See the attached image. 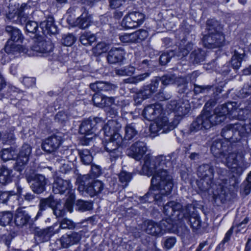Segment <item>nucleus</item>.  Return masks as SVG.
<instances>
[{"mask_svg":"<svg viewBox=\"0 0 251 251\" xmlns=\"http://www.w3.org/2000/svg\"><path fill=\"white\" fill-rule=\"evenodd\" d=\"M169 156L159 155L155 157L157 168L151 179V184L149 191L140 198L141 202L157 203L163 201L164 198L169 195L174 187L173 176L169 171L172 168V163Z\"/></svg>","mask_w":251,"mask_h":251,"instance_id":"f257e3e1","label":"nucleus"},{"mask_svg":"<svg viewBox=\"0 0 251 251\" xmlns=\"http://www.w3.org/2000/svg\"><path fill=\"white\" fill-rule=\"evenodd\" d=\"M235 102H229L218 106L213 114L209 111L202 112L191 124L189 131L196 132L201 130L207 129L212 126L223 122L226 116L236 109Z\"/></svg>","mask_w":251,"mask_h":251,"instance_id":"f03ea898","label":"nucleus"},{"mask_svg":"<svg viewBox=\"0 0 251 251\" xmlns=\"http://www.w3.org/2000/svg\"><path fill=\"white\" fill-rule=\"evenodd\" d=\"M121 128V125L116 120H108L103 127L104 137L102 143L106 151L125 146L123 138L118 132Z\"/></svg>","mask_w":251,"mask_h":251,"instance_id":"7ed1b4c3","label":"nucleus"},{"mask_svg":"<svg viewBox=\"0 0 251 251\" xmlns=\"http://www.w3.org/2000/svg\"><path fill=\"white\" fill-rule=\"evenodd\" d=\"M222 25L214 19L208 20L206 22L207 33L204 35L202 41L204 46L207 48H215L221 46L224 41L222 33Z\"/></svg>","mask_w":251,"mask_h":251,"instance_id":"20e7f679","label":"nucleus"},{"mask_svg":"<svg viewBox=\"0 0 251 251\" xmlns=\"http://www.w3.org/2000/svg\"><path fill=\"white\" fill-rule=\"evenodd\" d=\"M191 209H193L192 204H187L183 207L180 203L171 201L164 206L163 213L175 222L179 220L182 221L188 219Z\"/></svg>","mask_w":251,"mask_h":251,"instance_id":"39448f33","label":"nucleus"},{"mask_svg":"<svg viewBox=\"0 0 251 251\" xmlns=\"http://www.w3.org/2000/svg\"><path fill=\"white\" fill-rule=\"evenodd\" d=\"M52 192L54 194L68 195L65 206L67 210L72 212L75 199L74 190L72 189V184L69 180H64L61 177L55 178L52 184Z\"/></svg>","mask_w":251,"mask_h":251,"instance_id":"423d86ee","label":"nucleus"},{"mask_svg":"<svg viewBox=\"0 0 251 251\" xmlns=\"http://www.w3.org/2000/svg\"><path fill=\"white\" fill-rule=\"evenodd\" d=\"M246 128L243 122L227 125L222 130L221 135L226 140L231 142H237L244 136Z\"/></svg>","mask_w":251,"mask_h":251,"instance_id":"0eeeda50","label":"nucleus"},{"mask_svg":"<svg viewBox=\"0 0 251 251\" xmlns=\"http://www.w3.org/2000/svg\"><path fill=\"white\" fill-rule=\"evenodd\" d=\"M178 118H174L171 122H169L167 117H158L155 122L151 124L150 130L153 136L167 133L174 129L179 124Z\"/></svg>","mask_w":251,"mask_h":251,"instance_id":"6e6552de","label":"nucleus"},{"mask_svg":"<svg viewBox=\"0 0 251 251\" xmlns=\"http://www.w3.org/2000/svg\"><path fill=\"white\" fill-rule=\"evenodd\" d=\"M197 175L201 178L199 182V188L202 191H206L213 184V167L209 164H202L198 167Z\"/></svg>","mask_w":251,"mask_h":251,"instance_id":"1a4fd4ad","label":"nucleus"},{"mask_svg":"<svg viewBox=\"0 0 251 251\" xmlns=\"http://www.w3.org/2000/svg\"><path fill=\"white\" fill-rule=\"evenodd\" d=\"M220 159L228 168L232 169L233 172H236L238 175L242 173L244 159L242 154L231 152L227 154L226 153L225 157H222Z\"/></svg>","mask_w":251,"mask_h":251,"instance_id":"9d476101","label":"nucleus"},{"mask_svg":"<svg viewBox=\"0 0 251 251\" xmlns=\"http://www.w3.org/2000/svg\"><path fill=\"white\" fill-rule=\"evenodd\" d=\"M33 13L27 4L23 3L20 8L9 11L7 14V18L13 23L24 25L28 21L29 15Z\"/></svg>","mask_w":251,"mask_h":251,"instance_id":"9b49d317","label":"nucleus"},{"mask_svg":"<svg viewBox=\"0 0 251 251\" xmlns=\"http://www.w3.org/2000/svg\"><path fill=\"white\" fill-rule=\"evenodd\" d=\"M167 108L175 112L176 114L175 118H178L180 121V117L189 113L191 107L188 101L179 100L170 101L167 104Z\"/></svg>","mask_w":251,"mask_h":251,"instance_id":"f8f14e48","label":"nucleus"},{"mask_svg":"<svg viewBox=\"0 0 251 251\" xmlns=\"http://www.w3.org/2000/svg\"><path fill=\"white\" fill-rule=\"evenodd\" d=\"M103 124L102 120L98 117L84 120L79 126V132L81 134L89 135L95 132L99 126Z\"/></svg>","mask_w":251,"mask_h":251,"instance_id":"ddd939ff","label":"nucleus"},{"mask_svg":"<svg viewBox=\"0 0 251 251\" xmlns=\"http://www.w3.org/2000/svg\"><path fill=\"white\" fill-rule=\"evenodd\" d=\"M31 152V148L28 144H24L22 147L17 160L14 165V169L18 172L22 171L28 160V157Z\"/></svg>","mask_w":251,"mask_h":251,"instance_id":"4468645a","label":"nucleus"},{"mask_svg":"<svg viewBox=\"0 0 251 251\" xmlns=\"http://www.w3.org/2000/svg\"><path fill=\"white\" fill-rule=\"evenodd\" d=\"M81 238V231H73L71 232L69 234H65L62 235L58 240V241L62 248H68L79 243Z\"/></svg>","mask_w":251,"mask_h":251,"instance_id":"2eb2a0df","label":"nucleus"},{"mask_svg":"<svg viewBox=\"0 0 251 251\" xmlns=\"http://www.w3.org/2000/svg\"><path fill=\"white\" fill-rule=\"evenodd\" d=\"M147 150L146 144L139 141L133 143L127 149V154L136 160H140L145 154Z\"/></svg>","mask_w":251,"mask_h":251,"instance_id":"dca6fc26","label":"nucleus"},{"mask_svg":"<svg viewBox=\"0 0 251 251\" xmlns=\"http://www.w3.org/2000/svg\"><path fill=\"white\" fill-rule=\"evenodd\" d=\"M26 179L28 183L32 182L31 188L34 193L40 194L44 191L46 184V180L44 176L41 175L26 176Z\"/></svg>","mask_w":251,"mask_h":251,"instance_id":"f3484780","label":"nucleus"},{"mask_svg":"<svg viewBox=\"0 0 251 251\" xmlns=\"http://www.w3.org/2000/svg\"><path fill=\"white\" fill-rule=\"evenodd\" d=\"M62 142L60 136L53 135L45 139L42 144V149L48 152L55 151L58 148Z\"/></svg>","mask_w":251,"mask_h":251,"instance_id":"a211bd4d","label":"nucleus"},{"mask_svg":"<svg viewBox=\"0 0 251 251\" xmlns=\"http://www.w3.org/2000/svg\"><path fill=\"white\" fill-rule=\"evenodd\" d=\"M53 46L50 41H37L31 47V50L46 56L52 51Z\"/></svg>","mask_w":251,"mask_h":251,"instance_id":"6ab92c4d","label":"nucleus"},{"mask_svg":"<svg viewBox=\"0 0 251 251\" xmlns=\"http://www.w3.org/2000/svg\"><path fill=\"white\" fill-rule=\"evenodd\" d=\"M162 107L160 104L156 103L147 106L144 109L143 115L145 119L152 121L162 112Z\"/></svg>","mask_w":251,"mask_h":251,"instance_id":"aec40b11","label":"nucleus"},{"mask_svg":"<svg viewBox=\"0 0 251 251\" xmlns=\"http://www.w3.org/2000/svg\"><path fill=\"white\" fill-rule=\"evenodd\" d=\"M157 163L155 161V157H151L147 155L144 158V163L142 167V171L144 175L149 176H152L156 172Z\"/></svg>","mask_w":251,"mask_h":251,"instance_id":"412c9836","label":"nucleus"},{"mask_svg":"<svg viewBox=\"0 0 251 251\" xmlns=\"http://www.w3.org/2000/svg\"><path fill=\"white\" fill-rule=\"evenodd\" d=\"M228 145L220 140H214L211 146V151L213 155L219 159L225 157Z\"/></svg>","mask_w":251,"mask_h":251,"instance_id":"4be33fe9","label":"nucleus"},{"mask_svg":"<svg viewBox=\"0 0 251 251\" xmlns=\"http://www.w3.org/2000/svg\"><path fill=\"white\" fill-rule=\"evenodd\" d=\"M142 229L147 234L154 236H161L159 223L152 220H146L142 225Z\"/></svg>","mask_w":251,"mask_h":251,"instance_id":"5701e85b","label":"nucleus"},{"mask_svg":"<svg viewBox=\"0 0 251 251\" xmlns=\"http://www.w3.org/2000/svg\"><path fill=\"white\" fill-rule=\"evenodd\" d=\"M125 54V51L122 48H112L108 52L107 60L110 64L121 62Z\"/></svg>","mask_w":251,"mask_h":251,"instance_id":"b1692460","label":"nucleus"},{"mask_svg":"<svg viewBox=\"0 0 251 251\" xmlns=\"http://www.w3.org/2000/svg\"><path fill=\"white\" fill-rule=\"evenodd\" d=\"M40 27L45 34H54L57 32V26L54 25V19L52 17H49L46 20L41 23Z\"/></svg>","mask_w":251,"mask_h":251,"instance_id":"393cba45","label":"nucleus"},{"mask_svg":"<svg viewBox=\"0 0 251 251\" xmlns=\"http://www.w3.org/2000/svg\"><path fill=\"white\" fill-rule=\"evenodd\" d=\"M20 43L7 40L4 50L8 54H15L20 52H25L26 49L20 45Z\"/></svg>","mask_w":251,"mask_h":251,"instance_id":"a878e982","label":"nucleus"},{"mask_svg":"<svg viewBox=\"0 0 251 251\" xmlns=\"http://www.w3.org/2000/svg\"><path fill=\"white\" fill-rule=\"evenodd\" d=\"M90 87L93 91L99 92L113 90L116 88V86L108 82L97 81L90 84Z\"/></svg>","mask_w":251,"mask_h":251,"instance_id":"bb28decb","label":"nucleus"},{"mask_svg":"<svg viewBox=\"0 0 251 251\" xmlns=\"http://www.w3.org/2000/svg\"><path fill=\"white\" fill-rule=\"evenodd\" d=\"M233 51L234 54L231 59V64L234 69L237 70L241 66V62L245 56V51L240 48L233 49Z\"/></svg>","mask_w":251,"mask_h":251,"instance_id":"cd10ccee","label":"nucleus"},{"mask_svg":"<svg viewBox=\"0 0 251 251\" xmlns=\"http://www.w3.org/2000/svg\"><path fill=\"white\" fill-rule=\"evenodd\" d=\"M221 90L216 88L213 85H202V94H212L213 99H211L208 102L210 105H214L216 100L219 99L218 94L220 93Z\"/></svg>","mask_w":251,"mask_h":251,"instance_id":"c85d7f7f","label":"nucleus"},{"mask_svg":"<svg viewBox=\"0 0 251 251\" xmlns=\"http://www.w3.org/2000/svg\"><path fill=\"white\" fill-rule=\"evenodd\" d=\"M5 31L10 37L8 40L22 43L23 37L19 29L10 25H8L5 27Z\"/></svg>","mask_w":251,"mask_h":251,"instance_id":"c756f323","label":"nucleus"},{"mask_svg":"<svg viewBox=\"0 0 251 251\" xmlns=\"http://www.w3.org/2000/svg\"><path fill=\"white\" fill-rule=\"evenodd\" d=\"M125 135L123 139V143L125 146L127 144V141H130L134 139L138 135V131L136 130L135 124L133 123L127 124L125 128Z\"/></svg>","mask_w":251,"mask_h":251,"instance_id":"7c9ffc66","label":"nucleus"},{"mask_svg":"<svg viewBox=\"0 0 251 251\" xmlns=\"http://www.w3.org/2000/svg\"><path fill=\"white\" fill-rule=\"evenodd\" d=\"M55 233L53 227L50 226L46 228L37 230L35 235L39 238V240L40 242H44L48 241Z\"/></svg>","mask_w":251,"mask_h":251,"instance_id":"2f4dec72","label":"nucleus"},{"mask_svg":"<svg viewBox=\"0 0 251 251\" xmlns=\"http://www.w3.org/2000/svg\"><path fill=\"white\" fill-rule=\"evenodd\" d=\"M104 188L102 181L97 180L89 184L86 188V192L93 197L100 193Z\"/></svg>","mask_w":251,"mask_h":251,"instance_id":"473e14b6","label":"nucleus"},{"mask_svg":"<svg viewBox=\"0 0 251 251\" xmlns=\"http://www.w3.org/2000/svg\"><path fill=\"white\" fill-rule=\"evenodd\" d=\"M91 16L87 12L83 13L75 21V25L79 28L85 29L91 23Z\"/></svg>","mask_w":251,"mask_h":251,"instance_id":"72a5a7b5","label":"nucleus"},{"mask_svg":"<svg viewBox=\"0 0 251 251\" xmlns=\"http://www.w3.org/2000/svg\"><path fill=\"white\" fill-rule=\"evenodd\" d=\"M30 217L24 210L18 209L15 217V224L19 226L26 225L29 221Z\"/></svg>","mask_w":251,"mask_h":251,"instance_id":"f704fd0d","label":"nucleus"},{"mask_svg":"<svg viewBox=\"0 0 251 251\" xmlns=\"http://www.w3.org/2000/svg\"><path fill=\"white\" fill-rule=\"evenodd\" d=\"M205 58V52L204 50L197 49L191 53L190 61L193 64H198L203 62Z\"/></svg>","mask_w":251,"mask_h":251,"instance_id":"c9c22d12","label":"nucleus"},{"mask_svg":"<svg viewBox=\"0 0 251 251\" xmlns=\"http://www.w3.org/2000/svg\"><path fill=\"white\" fill-rule=\"evenodd\" d=\"M12 170L9 169L5 166H2L0 168V183L2 184H6L12 181L13 175Z\"/></svg>","mask_w":251,"mask_h":251,"instance_id":"e433bc0d","label":"nucleus"},{"mask_svg":"<svg viewBox=\"0 0 251 251\" xmlns=\"http://www.w3.org/2000/svg\"><path fill=\"white\" fill-rule=\"evenodd\" d=\"M160 79L162 84L165 86L174 83L179 85L178 82H183L184 81V78L177 77L175 75L173 74L164 75L161 77Z\"/></svg>","mask_w":251,"mask_h":251,"instance_id":"4c0bfd02","label":"nucleus"},{"mask_svg":"<svg viewBox=\"0 0 251 251\" xmlns=\"http://www.w3.org/2000/svg\"><path fill=\"white\" fill-rule=\"evenodd\" d=\"M192 209L190 210V216L188 219L187 220L184 219V220L181 222L187 221V222H189L191 227L193 230L195 231L200 228L201 226V221L199 215L195 213H191Z\"/></svg>","mask_w":251,"mask_h":251,"instance_id":"58836bf2","label":"nucleus"},{"mask_svg":"<svg viewBox=\"0 0 251 251\" xmlns=\"http://www.w3.org/2000/svg\"><path fill=\"white\" fill-rule=\"evenodd\" d=\"M96 40V37L94 34L90 32H85L82 33L79 38V41L84 46L91 45Z\"/></svg>","mask_w":251,"mask_h":251,"instance_id":"ea45409f","label":"nucleus"},{"mask_svg":"<svg viewBox=\"0 0 251 251\" xmlns=\"http://www.w3.org/2000/svg\"><path fill=\"white\" fill-rule=\"evenodd\" d=\"M56 201L55 200L52 196H50L47 198L42 199L39 203V208L41 210H45L48 207L52 208L55 206Z\"/></svg>","mask_w":251,"mask_h":251,"instance_id":"a19ab883","label":"nucleus"},{"mask_svg":"<svg viewBox=\"0 0 251 251\" xmlns=\"http://www.w3.org/2000/svg\"><path fill=\"white\" fill-rule=\"evenodd\" d=\"M0 156L1 159L4 161L13 159L16 157L15 149L13 147L4 149L1 151Z\"/></svg>","mask_w":251,"mask_h":251,"instance_id":"79ce46f5","label":"nucleus"},{"mask_svg":"<svg viewBox=\"0 0 251 251\" xmlns=\"http://www.w3.org/2000/svg\"><path fill=\"white\" fill-rule=\"evenodd\" d=\"M78 153L81 158V162L84 164H91L93 160V156L88 150H78Z\"/></svg>","mask_w":251,"mask_h":251,"instance_id":"37998d69","label":"nucleus"},{"mask_svg":"<svg viewBox=\"0 0 251 251\" xmlns=\"http://www.w3.org/2000/svg\"><path fill=\"white\" fill-rule=\"evenodd\" d=\"M131 18L133 20L136 27L142 25L145 19V15L139 12H132L129 13Z\"/></svg>","mask_w":251,"mask_h":251,"instance_id":"c03bdc74","label":"nucleus"},{"mask_svg":"<svg viewBox=\"0 0 251 251\" xmlns=\"http://www.w3.org/2000/svg\"><path fill=\"white\" fill-rule=\"evenodd\" d=\"M59 223V228L63 229H73L76 226L75 222L67 218L62 219Z\"/></svg>","mask_w":251,"mask_h":251,"instance_id":"a18cd8bd","label":"nucleus"},{"mask_svg":"<svg viewBox=\"0 0 251 251\" xmlns=\"http://www.w3.org/2000/svg\"><path fill=\"white\" fill-rule=\"evenodd\" d=\"M135 71V68L132 66H126L115 70V73L119 76H130Z\"/></svg>","mask_w":251,"mask_h":251,"instance_id":"49530a36","label":"nucleus"},{"mask_svg":"<svg viewBox=\"0 0 251 251\" xmlns=\"http://www.w3.org/2000/svg\"><path fill=\"white\" fill-rule=\"evenodd\" d=\"M0 226H5L8 225L12 220L13 215L8 211L1 212Z\"/></svg>","mask_w":251,"mask_h":251,"instance_id":"de8ad7c7","label":"nucleus"},{"mask_svg":"<svg viewBox=\"0 0 251 251\" xmlns=\"http://www.w3.org/2000/svg\"><path fill=\"white\" fill-rule=\"evenodd\" d=\"M251 95V82L245 84L243 88L237 93L240 98H246Z\"/></svg>","mask_w":251,"mask_h":251,"instance_id":"09e8293b","label":"nucleus"},{"mask_svg":"<svg viewBox=\"0 0 251 251\" xmlns=\"http://www.w3.org/2000/svg\"><path fill=\"white\" fill-rule=\"evenodd\" d=\"M92 203L91 202L81 200H78L76 204V209L81 211H85L92 209Z\"/></svg>","mask_w":251,"mask_h":251,"instance_id":"8fccbe9b","label":"nucleus"},{"mask_svg":"<svg viewBox=\"0 0 251 251\" xmlns=\"http://www.w3.org/2000/svg\"><path fill=\"white\" fill-rule=\"evenodd\" d=\"M177 224L176 226V233L179 234L180 236H183L188 235L189 233V229L185 225V221L181 222L180 220L177 221Z\"/></svg>","mask_w":251,"mask_h":251,"instance_id":"3c124183","label":"nucleus"},{"mask_svg":"<svg viewBox=\"0 0 251 251\" xmlns=\"http://www.w3.org/2000/svg\"><path fill=\"white\" fill-rule=\"evenodd\" d=\"M193 45L189 43L184 47L180 48L176 53V56L179 58H182L188 54L189 52L192 50Z\"/></svg>","mask_w":251,"mask_h":251,"instance_id":"603ef678","label":"nucleus"},{"mask_svg":"<svg viewBox=\"0 0 251 251\" xmlns=\"http://www.w3.org/2000/svg\"><path fill=\"white\" fill-rule=\"evenodd\" d=\"M133 20L129 14L126 15L122 20L121 25L126 29L136 28Z\"/></svg>","mask_w":251,"mask_h":251,"instance_id":"864d4df0","label":"nucleus"},{"mask_svg":"<svg viewBox=\"0 0 251 251\" xmlns=\"http://www.w3.org/2000/svg\"><path fill=\"white\" fill-rule=\"evenodd\" d=\"M108 49V47L105 43H99L93 49V52L95 55L98 56L106 52Z\"/></svg>","mask_w":251,"mask_h":251,"instance_id":"5fc2aeb1","label":"nucleus"},{"mask_svg":"<svg viewBox=\"0 0 251 251\" xmlns=\"http://www.w3.org/2000/svg\"><path fill=\"white\" fill-rule=\"evenodd\" d=\"M54 214L57 217H63L66 213V211L63 206H62L59 201H56L55 206L52 208Z\"/></svg>","mask_w":251,"mask_h":251,"instance_id":"6e6d98bb","label":"nucleus"},{"mask_svg":"<svg viewBox=\"0 0 251 251\" xmlns=\"http://www.w3.org/2000/svg\"><path fill=\"white\" fill-rule=\"evenodd\" d=\"M75 37L72 34L64 35L62 37L61 42L65 46H71L75 41Z\"/></svg>","mask_w":251,"mask_h":251,"instance_id":"4d7b16f0","label":"nucleus"},{"mask_svg":"<svg viewBox=\"0 0 251 251\" xmlns=\"http://www.w3.org/2000/svg\"><path fill=\"white\" fill-rule=\"evenodd\" d=\"M134 42H139L146 39L148 35V32L144 29H140L133 33Z\"/></svg>","mask_w":251,"mask_h":251,"instance_id":"13d9d810","label":"nucleus"},{"mask_svg":"<svg viewBox=\"0 0 251 251\" xmlns=\"http://www.w3.org/2000/svg\"><path fill=\"white\" fill-rule=\"evenodd\" d=\"M150 76V73L146 72L142 74L137 75L133 77L127 79L128 83L136 84L144 81Z\"/></svg>","mask_w":251,"mask_h":251,"instance_id":"bf43d9fd","label":"nucleus"},{"mask_svg":"<svg viewBox=\"0 0 251 251\" xmlns=\"http://www.w3.org/2000/svg\"><path fill=\"white\" fill-rule=\"evenodd\" d=\"M132 178L131 174L126 171H121L119 175V181L126 185L127 183L130 181Z\"/></svg>","mask_w":251,"mask_h":251,"instance_id":"052dcab7","label":"nucleus"},{"mask_svg":"<svg viewBox=\"0 0 251 251\" xmlns=\"http://www.w3.org/2000/svg\"><path fill=\"white\" fill-rule=\"evenodd\" d=\"M154 93L151 88H150V86L148 85L142 87L140 90L139 94L142 97L143 99L145 100L151 97Z\"/></svg>","mask_w":251,"mask_h":251,"instance_id":"680f3d73","label":"nucleus"},{"mask_svg":"<svg viewBox=\"0 0 251 251\" xmlns=\"http://www.w3.org/2000/svg\"><path fill=\"white\" fill-rule=\"evenodd\" d=\"M175 55L174 51H170L168 52L162 53L159 58V61L162 65H165L169 62L171 58Z\"/></svg>","mask_w":251,"mask_h":251,"instance_id":"e2e57ef3","label":"nucleus"},{"mask_svg":"<svg viewBox=\"0 0 251 251\" xmlns=\"http://www.w3.org/2000/svg\"><path fill=\"white\" fill-rule=\"evenodd\" d=\"M2 140L4 144L13 145L15 143V137L13 133H9L4 134Z\"/></svg>","mask_w":251,"mask_h":251,"instance_id":"0e129e2a","label":"nucleus"},{"mask_svg":"<svg viewBox=\"0 0 251 251\" xmlns=\"http://www.w3.org/2000/svg\"><path fill=\"white\" fill-rule=\"evenodd\" d=\"M38 28V24L36 22L29 21L26 23L25 29L28 32L35 33Z\"/></svg>","mask_w":251,"mask_h":251,"instance_id":"69168bd1","label":"nucleus"},{"mask_svg":"<svg viewBox=\"0 0 251 251\" xmlns=\"http://www.w3.org/2000/svg\"><path fill=\"white\" fill-rule=\"evenodd\" d=\"M176 243V239L174 237H169L165 239L163 242V248L166 250L172 248Z\"/></svg>","mask_w":251,"mask_h":251,"instance_id":"338daca9","label":"nucleus"},{"mask_svg":"<svg viewBox=\"0 0 251 251\" xmlns=\"http://www.w3.org/2000/svg\"><path fill=\"white\" fill-rule=\"evenodd\" d=\"M69 116L64 111L58 112L55 116V120L60 123H63L68 120Z\"/></svg>","mask_w":251,"mask_h":251,"instance_id":"774afa93","label":"nucleus"}]
</instances>
